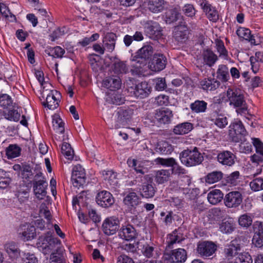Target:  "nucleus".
Masks as SVG:
<instances>
[{"label":"nucleus","mask_w":263,"mask_h":263,"mask_svg":"<svg viewBox=\"0 0 263 263\" xmlns=\"http://www.w3.org/2000/svg\"><path fill=\"white\" fill-rule=\"evenodd\" d=\"M121 80L119 77L113 76L106 78L102 82V86L110 91L120 88Z\"/></svg>","instance_id":"25"},{"label":"nucleus","mask_w":263,"mask_h":263,"mask_svg":"<svg viewBox=\"0 0 263 263\" xmlns=\"http://www.w3.org/2000/svg\"><path fill=\"white\" fill-rule=\"evenodd\" d=\"M173 115L168 108H162L155 111L153 116L154 123L158 126L168 124L171 122Z\"/></svg>","instance_id":"8"},{"label":"nucleus","mask_w":263,"mask_h":263,"mask_svg":"<svg viewBox=\"0 0 263 263\" xmlns=\"http://www.w3.org/2000/svg\"><path fill=\"white\" fill-rule=\"evenodd\" d=\"M173 146L166 141L159 142L155 148L156 152L161 155H168L173 151Z\"/></svg>","instance_id":"37"},{"label":"nucleus","mask_w":263,"mask_h":263,"mask_svg":"<svg viewBox=\"0 0 263 263\" xmlns=\"http://www.w3.org/2000/svg\"><path fill=\"white\" fill-rule=\"evenodd\" d=\"M52 126L53 129L58 133L62 134L64 132V123L58 115H55L52 117Z\"/></svg>","instance_id":"49"},{"label":"nucleus","mask_w":263,"mask_h":263,"mask_svg":"<svg viewBox=\"0 0 263 263\" xmlns=\"http://www.w3.org/2000/svg\"><path fill=\"white\" fill-rule=\"evenodd\" d=\"M117 36L114 33H108L106 34L103 41L105 49L110 52L114 51L115 48Z\"/></svg>","instance_id":"33"},{"label":"nucleus","mask_w":263,"mask_h":263,"mask_svg":"<svg viewBox=\"0 0 263 263\" xmlns=\"http://www.w3.org/2000/svg\"><path fill=\"white\" fill-rule=\"evenodd\" d=\"M5 250L9 257L12 259H16L22 257L21 251L17 245L14 242H9L5 245Z\"/></svg>","instance_id":"28"},{"label":"nucleus","mask_w":263,"mask_h":263,"mask_svg":"<svg viewBox=\"0 0 263 263\" xmlns=\"http://www.w3.org/2000/svg\"><path fill=\"white\" fill-rule=\"evenodd\" d=\"M40 214L47 220V227L48 229H50L52 225L50 223L51 216L48 208L45 205H42L40 209Z\"/></svg>","instance_id":"57"},{"label":"nucleus","mask_w":263,"mask_h":263,"mask_svg":"<svg viewBox=\"0 0 263 263\" xmlns=\"http://www.w3.org/2000/svg\"><path fill=\"white\" fill-rule=\"evenodd\" d=\"M208 104L203 100H197L192 103L190 107L192 112L195 113L204 112L207 108Z\"/></svg>","instance_id":"41"},{"label":"nucleus","mask_w":263,"mask_h":263,"mask_svg":"<svg viewBox=\"0 0 263 263\" xmlns=\"http://www.w3.org/2000/svg\"><path fill=\"white\" fill-rule=\"evenodd\" d=\"M202 57L203 62L209 67L214 66L218 60L217 55L213 51L209 49L203 51Z\"/></svg>","instance_id":"36"},{"label":"nucleus","mask_w":263,"mask_h":263,"mask_svg":"<svg viewBox=\"0 0 263 263\" xmlns=\"http://www.w3.org/2000/svg\"><path fill=\"white\" fill-rule=\"evenodd\" d=\"M188 28L186 25H180L176 28L174 37L179 43H185L189 38Z\"/></svg>","instance_id":"27"},{"label":"nucleus","mask_w":263,"mask_h":263,"mask_svg":"<svg viewBox=\"0 0 263 263\" xmlns=\"http://www.w3.org/2000/svg\"><path fill=\"white\" fill-rule=\"evenodd\" d=\"M179 158L181 163L187 166L198 165L203 160L202 154L196 147L192 150L183 151L180 154Z\"/></svg>","instance_id":"3"},{"label":"nucleus","mask_w":263,"mask_h":263,"mask_svg":"<svg viewBox=\"0 0 263 263\" xmlns=\"http://www.w3.org/2000/svg\"><path fill=\"white\" fill-rule=\"evenodd\" d=\"M61 153L68 160L71 161L74 157V151L69 143L64 142L61 145Z\"/></svg>","instance_id":"50"},{"label":"nucleus","mask_w":263,"mask_h":263,"mask_svg":"<svg viewBox=\"0 0 263 263\" xmlns=\"http://www.w3.org/2000/svg\"><path fill=\"white\" fill-rule=\"evenodd\" d=\"M216 48L219 57H222L224 58L228 57V51L226 49L223 42L219 39L215 40Z\"/></svg>","instance_id":"56"},{"label":"nucleus","mask_w":263,"mask_h":263,"mask_svg":"<svg viewBox=\"0 0 263 263\" xmlns=\"http://www.w3.org/2000/svg\"><path fill=\"white\" fill-rule=\"evenodd\" d=\"M220 85V82L214 78H205L200 81V87L206 91L215 90Z\"/></svg>","instance_id":"30"},{"label":"nucleus","mask_w":263,"mask_h":263,"mask_svg":"<svg viewBox=\"0 0 263 263\" xmlns=\"http://www.w3.org/2000/svg\"><path fill=\"white\" fill-rule=\"evenodd\" d=\"M196 2L205 13L210 21L216 22L218 20L219 15L217 11L207 0H196Z\"/></svg>","instance_id":"14"},{"label":"nucleus","mask_w":263,"mask_h":263,"mask_svg":"<svg viewBox=\"0 0 263 263\" xmlns=\"http://www.w3.org/2000/svg\"><path fill=\"white\" fill-rule=\"evenodd\" d=\"M29 192L30 189L28 186L24 187V189L20 187L18 190L16 195L21 203H25L28 201Z\"/></svg>","instance_id":"52"},{"label":"nucleus","mask_w":263,"mask_h":263,"mask_svg":"<svg viewBox=\"0 0 263 263\" xmlns=\"http://www.w3.org/2000/svg\"><path fill=\"white\" fill-rule=\"evenodd\" d=\"M224 205L229 208H236L242 201V194L238 191H232L227 194L223 198Z\"/></svg>","instance_id":"11"},{"label":"nucleus","mask_w":263,"mask_h":263,"mask_svg":"<svg viewBox=\"0 0 263 263\" xmlns=\"http://www.w3.org/2000/svg\"><path fill=\"white\" fill-rule=\"evenodd\" d=\"M13 101L11 97L6 93L0 95V106L4 108L12 106Z\"/></svg>","instance_id":"59"},{"label":"nucleus","mask_w":263,"mask_h":263,"mask_svg":"<svg viewBox=\"0 0 263 263\" xmlns=\"http://www.w3.org/2000/svg\"><path fill=\"white\" fill-rule=\"evenodd\" d=\"M96 200L98 205L105 208L111 206L115 202L112 194L106 191L99 192L96 196Z\"/></svg>","instance_id":"19"},{"label":"nucleus","mask_w":263,"mask_h":263,"mask_svg":"<svg viewBox=\"0 0 263 263\" xmlns=\"http://www.w3.org/2000/svg\"><path fill=\"white\" fill-rule=\"evenodd\" d=\"M211 120L213 121L217 126L220 128H224L228 123L227 118L220 114L217 115L215 119L212 118Z\"/></svg>","instance_id":"55"},{"label":"nucleus","mask_w":263,"mask_h":263,"mask_svg":"<svg viewBox=\"0 0 263 263\" xmlns=\"http://www.w3.org/2000/svg\"><path fill=\"white\" fill-rule=\"evenodd\" d=\"M168 201L172 207L176 208L177 209H180L183 207L184 201L178 197H170L168 199Z\"/></svg>","instance_id":"64"},{"label":"nucleus","mask_w":263,"mask_h":263,"mask_svg":"<svg viewBox=\"0 0 263 263\" xmlns=\"http://www.w3.org/2000/svg\"><path fill=\"white\" fill-rule=\"evenodd\" d=\"M236 156L231 151H222L217 155V161L222 165L230 167L235 163Z\"/></svg>","instance_id":"17"},{"label":"nucleus","mask_w":263,"mask_h":263,"mask_svg":"<svg viewBox=\"0 0 263 263\" xmlns=\"http://www.w3.org/2000/svg\"><path fill=\"white\" fill-rule=\"evenodd\" d=\"M43 105L49 109L53 110L59 106V100L56 99L53 92H50L46 97V101L43 103Z\"/></svg>","instance_id":"44"},{"label":"nucleus","mask_w":263,"mask_h":263,"mask_svg":"<svg viewBox=\"0 0 263 263\" xmlns=\"http://www.w3.org/2000/svg\"><path fill=\"white\" fill-rule=\"evenodd\" d=\"M42 173L35 175L33 180V190L36 197L43 199L46 196L48 183L44 179Z\"/></svg>","instance_id":"6"},{"label":"nucleus","mask_w":263,"mask_h":263,"mask_svg":"<svg viewBox=\"0 0 263 263\" xmlns=\"http://www.w3.org/2000/svg\"><path fill=\"white\" fill-rule=\"evenodd\" d=\"M236 34L239 37L249 41L251 44L256 45L255 37L251 34L250 29L244 27H239L236 31Z\"/></svg>","instance_id":"38"},{"label":"nucleus","mask_w":263,"mask_h":263,"mask_svg":"<svg viewBox=\"0 0 263 263\" xmlns=\"http://www.w3.org/2000/svg\"><path fill=\"white\" fill-rule=\"evenodd\" d=\"M143 5L152 13H158L164 10L166 2L164 0H146Z\"/></svg>","instance_id":"20"},{"label":"nucleus","mask_w":263,"mask_h":263,"mask_svg":"<svg viewBox=\"0 0 263 263\" xmlns=\"http://www.w3.org/2000/svg\"><path fill=\"white\" fill-rule=\"evenodd\" d=\"M123 203L131 212L141 203V199L136 192L128 191L125 193Z\"/></svg>","instance_id":"15"},{"label":"nucleus","mask_w":263,"mask_h":263,"mask_svg":"<svg viewBox=\"0 0 263 263\" xmlns=\"http://www.w3.org/2000/svg\"><path fill=\"white\" fill-rule=\"evenodd\" d=\"M151 92V87L146 82H142L135 86L134 94L137 98L141 99L147 97Z\"/></svg>","instance_id":"26"},{"label":"nucleus","mask_w":263,"mask_h":263,"mask_svg":"<svg viewBox=\"0 0 263 263\" xmlns=\"http://www.w3.org/2000/svg\"><path fill=\"white\" fill-rule=\"evenodd\" d=\"M141 252L144 256L148 258H153L157 259L160 253L154 243H145L143 245L141 248Z\"/></svg>","instance_id":"23"},{"label":"nucleus","mask_w":263,"mask_h":263,"mask_svg":"<svg viewBox=\"0 0 263 263\" xmlns=\"http://www.w3.org/2000/svg\"><path fill=\"white\" fill-rule=\"evenodd\" d=\"M21 148L17 144H10L6 149V155L9 159L18 157L21 154Z\"/></svg>","instance_id":"45"},{"label":"nucleus","mask_w":263,"mask_h":263,"mask_svg":"<svg viewBox=\"0 0 263 263\" xmlns=\"http://www.w3.org/2000/svg\"><path fill=\"white\" fill-rule=\"evenodd\" d=\"M102 175L107 186L111 188L118 186V181L116 173L112 170L104 171L102 172Z\"/></svg>","instance_id":"32"},{"label":"nucleus","mask_w":263,"mask_h":263,"mask_svg":"<svg viewBox=\"0 0 263 263\" xmlns=\"http://www.w3.org/2000/svg\"><path fill=\"white\" fill-rule=\"evenodd\" d=\"M252 217L247 214L241 215L238 219L239 225L244 228H248L252 224Z\"/></svg>","instance_id":"58"},{"label":"nucleus","mask_w":263,"mask_h":263,"mask_svg":"<svg viewBox=\"0 0 263 263\" xmlns=\"http://www.w3.org/2000/svg\"><path fill=\"white\" fill-rule=\"evenodd\" d=\"M5 118L10 121L17 122L21 117L20 114L16 109L9 110L4 113Z\"/></svg>","instance_id":"53"},{"label":"nucleus","mask_w":263,"mask_h":263,"mask_svg":"<svg viewBox=\"0 0 263 263\" xmlns=\"http://www.w3.org/2000/svg\"><path fill=\"white\" fill-rule=\"evenodd\" d=\"M252 228L253 233L252 245L255 248L261 249L263 247V221H254Z\"/></svg>","instance_id":"9"},{"label":"nucleus","mask_w":263,"mask_h":263,"mask_svg":"<svg viewBox=\"0 0 263 263\" xmlns=\"http://www.w3.org/2000/svg\"><path fill=\"white\" fill-rule=\"evenodd\" d=\"M247 134V131L240 121H234L229 126V137L235 143L241 142Z\"/></svg>","instance_id":"5"},{"label":"nucleus","mask_w":263,"mask_h":263,"mask_svg":"<svg viewBox=\"0 0 263 263\" xmlns=\"http://www.w3.org/2000/svg\"><path fill=\"white\" fill-rule=\"evenodd\" d=\"M166 63L167 59L163 54H155L149 65V68L153 71H160L165 68Z\"/></svg>","instance_id":"21"},{"label":"nucleus","mask_w":263,"mask_h":263,"mask_svg":"<svg viewBox=\"0 0 263 263\" xmlns=\"http://www.w3.org/2000/svg\"><path fill=\"white\" fill-rule=\"evenodd\" d=\"M134 110L130 108H118L113 114L110 128L118 129L126 125L132 118Z\"/></svg>","instance_id":"2"},{"label":"nucleus","mask_w":263,"mask_h":263,"mask_svg":"<svg viewBox=\"0 0 263 263\" xmlns=\"http://www.w3.org/2000/svg\"><path fill=\"white\" fill-rule=\"evenodd\" d=\"M86 174L85 170L80 165L74 166L72 169L71 181L74 187L79 188L85 183Z\"/></svg>","instance_id":"10"},{"label":"nucleus","mask_w":263,"mask_h":263,"mask_svg":"<svg viewBox=\"0 0 263 263\" xmlns=\"http://www.w3.org/2000/svg\"><path fill=\"white\" fill-rule=\"evenodd\" d=\"M217 246L214 242L209 241H203L198 243L197 253L203 257L212 256L217 250Z\"/></svg>","instance_id":"13"},{"label":"nucleus","mask_w":263,"mask_h":263,"mask_svg":"<svg viewBox=\"0 0 263 263\" xmlns=\"http://www.w3.org/2000/svg\"><path fill=\"white\" fill-rule=\"evenodd\" d=\"M193 128V124L190 122H185L175 126L173 132L175 135H183L188 134Z\"/></svg>","instance_id":"35"},{"label":"nucleus","mask_w":263,"mask_h":263,"mask_svg":"<svg viewBox=\"0 0 263 263\" xmlns=\"http://www.w3.org/2000/svg\"><path fill=\"white\" fill-rule=\"evenodd\" d=\"M153 53V47L149 45H144L137 50L134 55H132L131 60L133 62L147 64Z\"/></svg>","instance_id":"7"},{"label":"nucleus","mask_w":263,"mask_h":263,"mask_svg":"<svg viewBox=\"0 0 263 263\" xmlns=\"http://www.w3.org/2000/svg\"><path fill=\"white\" fill-rule=\"evenodd\" d=\"M240 250L239 245L235 241H232L225 247L224 249L225 257L229 260L231 259L236 255H238V251Z\"/></svg>","instance_id":"29"},{"label":"nucleus","mask_w":263,"mask_h":263,"mask_svg":"<svg viewBox=\"0 0 263 263\" xmlns=\"http://www.w3.org/2000/svg\"><path fill=\"white\" fill-rule=\"evenodd\" d=\"M119 237L126 241H132L137 238L135 228L131 224L123 225L118 231Z\"/></svg>","instance_id":"18"},{"label":"nucleus","mask_w":263,"mask_h":263,"mask_svg":"<svg viewBox=\"0 0 263 263\" xmlns=\"http://www.w3.org/2000/svg\"><path fill=\"white\" fill-rule=\"evenodd\" d=\"M22 260L23 263H38L39 260L33 254L22 252Z\"/></svg>","instance_id":"63"},{"label":"nucleus","mask_w":263,"mask_h":263,"mask_svg":"<svg viewBox=\"0 0 263 263\" xmlns=\"http://www.w3.org/2000/svg\"><path fill=\"white\" fill-rule=\"evenodd\" d=\"M253 261L250 255L248 253H239L235 259L234 263H252Z\"/></svg>","instance_id":"61"},{"label":"nucleus","mask_w":263,"mask_h":263,"mask_svg":"<svg viewBox=\"0 0 263 263\" xmlns=\"http://www.w3.org/2000/svg\"><path fill=\"white\" fill-rule=\"evenodd\" d=\"M223 177V173L220 171H213L208 173L205 177V182L208 184H213L220 181Z\"/></svg>","instance_id":"48"},{"label":"nucleus","mask_w":263,"mask_h":263,"mask_svg":"<svg viewBox=\"0 0 263 263\" xmlns=\"http://www.w3.org/2000/svg\"><path fill=\"white\" fill-rule=\"evenodd\" d=\"M112 71L117 74H125L129 71V68L125 62L123 61L115 62L112 66Z\"/></svg>","instance_id":"46"},{"label":"nucleus","mask_w":263,"mask_h":263,"mask_svg":"<svg viewBox=\"0 0 263 263\" xmlns=\"http://www.w3.org/2000/svg\"><path fill=\"white\" fill-rule=\"evenodd\" d=\"M249 185L253 192H258L263 190V178L258 177L251 181Z\"/></svg>","instance_id":"54"},{"label":"nucleus","mask_w":263,"mask_h":263,"mask_svg":"<svg viewBox=\"0 0 263 263\" xmlns=\"http://www.w3.org/2000/svg\"><path fill=\"white\" fill-rule=\"evenodd\" d=\"M147 64H143L142 63H137L131 65L130 72L133 76H138L144 75L146 70Z\"/></svg>","instance_id":"40"},{"label":"nucleus","mask_w":263,"mask_h":263,"mask_svg":"<svg viewBox=\"0 0 263 263\" xmlns=\"http://www.w3.org/2000/svg\"><path fill=\"white\" fill-rule=\"evenodd\" d=\"M119 220L118 218L112 216L106 218L103 222L102 228L104 233L111 235L119 231Z\"/></svg>","instance_id":"12"},{"label":"nucleus","mask_w":263,"mask_h":263,"mask_svg":"<svg viewBox=\"0 0 263 263\" xmlns=\"http://www.w3.org/2000/svg\"><path fill=\"white\" fill-rule=\"evenodd\" d=\"M170 176V172L168 170H159L156 173L155 180L158 184H162L168 180Z\"/></svg>","instance_id":"51"},{"label":"nucleus","mask_w":263,"mask_h":263,"mask_svg":"<svg viewBox=\"0 0 263 263\" xmlns=\"http://www.w3.org/2000/svg\"><path fill=\"white\" fill-rule=\"evenodd\" d=\"M187 258L186 252L184 249L173 250L169 254V260L171 263H183Z\"/></svg>","instance_id":"22"},{"label":"nucleus","mask_w":263,"mask_h":263,"mask_svg":"<svg viewBox=\"0 0 263 263\" xmlns=\"http://www.w3.org/2000/svg\"><path fill=\"white\" fill-rule=\"evenodd\" d=\"M227 97L230 105L235 108H240L241 112L247 110L244 96L239 90L236 89L228 88L227 91Z\"/></svg>","instance_id":"4"},{"label":"nucleus","mask_w":263,"mask_h":263,"mask_svg":"<svg viewBox=\"0 0 263 263\" xmlns=\"http://www.w3.org/2000/svg\"><path fill=\"white\" fill-rule=\"evenodd\" d=\"M223 194L219 190H213L208 194V200L212 204H216L223 198Z\"/></svg>","instance_id":"43"},{"label":"nucleus","mask_w":263,"mask_h":263,"mask_svg":"<svg viewBox=\"0 0 263 263\" xmlns=\"http://www.w3.org/2000/svg\"><path fill=\"white\" fill-rule=\"evenodd\" d=\"M106 101L109 103L119 105L124 103L125 99L115 90L106 92Z\"/></svg>","instance_id":"31"},{"label":"nucleus","mask_w":263,"mask_h":263,"mask_svg":"<svg viewBox=\"0 0 263 263\" xmlns=\"http://www.w3.org/2000/svg\"><path fill=\"white\" fill-rule=\"evenodd\" d=\"M234 229V224L231 219L222 220L219 225V230L223 233H231Z\"/></svg>","instance_id":"47"},{"label":"nucleus","mask_w":263,"mask_h":263,"mask_svg":"<svg viewBox=\"0 0 263 263\" xmlns=\"http://www.w3.org/2000/svg\"><path fill=\"white\" fill-rule=\"evenodd\" d=\"M185 239V237L182 233L181 228L175 229L171 233L167 235L166 243L169 248H172V246L176 243H180Z\"/></svg>","instance_id":"24"},{"label":"nucleus","mask_w":263,"mask_h":263,"mask_svg":"<svg viewBox=\"0 0 263 263\" xmlns=\"http://www.w3.org/2000/svg\"><path fill=\"white\" fill-rule=\"evenodd\" d=\"M144 28L147 35L152 39L157 40L162 35L161 28L156 22L148 21Z\"/></svg>","instance_id":"16"},{"label":"nucleus","mask_w":263,"mask_h":263,"mask_svg":"<svg viewBox=\"0 0 263 263\" xmlns=\"http://www.w3.org/2000/svg\"><path fill=\"white\" fill-rule=\"evenodd\" d=\"M67 32L68 29L65 26L57 28L50 35V37L52 38L51 41H55V40L64 35L65 34L67 33Z\"/></svg>","instance_id":"62"},{"label":"nucleus","mask_w":263,"mask_h":263,"mask_svg":"<svg viewBox=\"0 0 263 263\" xmlns=\"http://www.w3.org/2000/svg\"><path fill=\"white\" fill-rule=\"evenodd\" d=\"M61 244V240L54 237L50 231L41 236L36 243L38 249L45 255L50 254L52 251L57 250Z\"/></svg>","instance_id":"1"},{"label":"nucleus","mask_w":263,"mask_h":263,"mask_svg":"<svg viewBox=\"0 0 263 263\" xmlns=\"http://www.w3.org/2000/svg\"><path fill=\"white\" fill-rule=\"evenodd\" d=\"M140 192L143 197L148 198L154 197L156 190L152 182H144L141 185Z\"/></svg>","instance_id":"34"},{"label":"nucleus","mask_w":263,"mask_h":263,"mask_svg":"<svg viewBox=\"0 0 263 263\" xmlns=\"http://www.w3.org/2000/svg\"><path fill=\"white\" fill-rule=\"evenodd\" d=\"M51 253L49 263H65L63 254L59 252V249Z\"/></svg>","instance_id":"60"},{"label":"nucleus","mask_w":263,"mask_h":263,"mask_svg":"<svg viewBox=\"0 0 263 263\" xmlns=\"http://www.w3.org/2000/svg\"><path fill=\"white\" fill-rule=\"evenodd\" d=\"M24 231L20 232V235H21V238L24 241H28L33 239L35 235V229L34 227L32 226H23Z\"/></svg>","instance_id":"39"},{"label":"nucleus","mask_w":263,"mask_h":263,"mask_svg":"<svg viewBox=\"0 0 263 263\" xmlns=\"http://www.w3.org/2000/svg\"><path fill=\"white\" fill-rule=\"evenodd\" d=\"M217 78L221 82H227L230 79L228 67L227 65L221 64L218 67L216 72Z\"/></svg>","instance_id":"42"}]
</instances>
